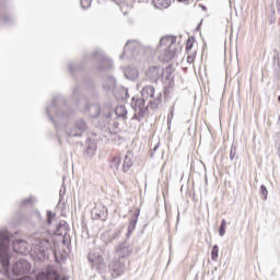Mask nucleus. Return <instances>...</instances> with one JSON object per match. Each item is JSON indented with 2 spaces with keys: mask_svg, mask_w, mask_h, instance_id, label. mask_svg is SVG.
Here are the masks:
<instances>
[{
  "mask_svg": "<svg viewBox=\"0 0 280 280\" xmlns=\"http://www.w3.org/2000/svg\"><path fill=\"white\" fill-rule=\"evenodd\" d=\"M105 106H106V108H107L108 110H110V108H113V104H110V103H107Z\"/></svg>",
  "mask_w": 280,
  "mask_h": 280,
  "instance_id": "nucleus-42",
  "label": "nucleus"
},
{
  "mask_svg": "<svg viewBox=\"0 0 280 280\" xmlns=\"http://www.w3.org/2000/svg\"><path fill=\"white\" fill-rule=\"evenodd\" d=\"M2 20H3L5 23H12V16H10V15H3Z\"/></svg>",
  "mask_w": 280,
  "mask_h": 280,
  "instance_id": "nucleus-39",
  "label": "nucleus"
},
{
  "mask_svg": "<svg viewBox=\"0 0 280 280\" xmlns=\"http://www.w3.org/2000/svg\"><path fill=\"white\" fill-rule=\"evenodd\" d=\"M161 100H163V94L158 93L153 101H150L151 108H159V104H161Z\"/></svg>",
  "mask_w": 280,
  "mask_h": 280,
  "instance_id": "nucleus-26",
  "label": "nucleus"
},
{
  "mask_svg": "<svg viewBox=\"0 0 280 280\" xmlns=\"http://www.w3.org/2000/svg\"><path fill=\"white\" fill-rule=\"evenodd\" d=\"M278 102H280V95L278 96Z\"/></svg>",
  "mask_w": 280,
  "mask_h": 280,
  "instance_id": "nucleus-53",
  "label": "nucleus"
},
{
  "mask_svg": "<svg viewBox=\"0 0 280 280\" xmlns=\"http://www.w3.org/2000/svg\"><path fill=\"white\" fill-rule=\"evenodd\" d=\"M46 215H47L46 223L48 224V226H51L54 220L56 219V212L51 210H47Z\"/></svg>",
  "mask_w": 280,
  "mask_h": 280,
  "instance_id": "nucleus-27",
  "label": "nucleus"
},
{
  "mask_svg": "<svg viewBox=\"0 0 280 280\" xmlns=\"http://www.w3.org/2000/svg\"><path fill=\"white\" fill-rule=\"evenodd\" d=\"M141 213V210H136L130 222L128 225V230H127V238L130 237V235H132V232L137 229V222H139V215Z\"/></svg>",
  "mask_w": 280,
  "mask_h": 280,
  "instance_id": "nucleus-16",
  "label": "nucleus"
},
{
  "mask_svg": "<svg viewBox=\"0 0 280 280\" xmlns=\"http://www.w3.org/2000/svg\"><path fill=\"white\" fill-rule=\"evenodd\" d=\"M114 1V3H116L117 5H119V3H121L124 0H112Z\"/></svg>",
  "mask_w": 280,
  "mask_h": 280,
  "instance_id": "nucleus-43",
  "label": "nucleus"
},
{
  "mask_svg": "<svg viewBox=\"0 0 280 280\" xmlns=\"http://www.w3.org/2000/svg\"><path fill=\"white\" fill-rule=\"evenodd\" d=\"M83 102H85L84 109L88 110L90 117L92 118L100 117V114L102 113V107L100 106V104L96 103V104L89 105L86 104L85 98H83Z\"/></svg>",
  "mask_w": 280,
  "mask_h": 280,
  "instance_id": "nucleus-15",
  "label": "nucleus"
},
{
  "mask_svg": "<svg viewBox=\"0 0 280 280\" xmlns=\"http://www.w3.org/2000/svg\"><path fill=\"white\" fill-rule=\"evenodd\" d=\"M102 86L105 93H114L115 89H117V79L114 75H105Z\"/></svg>",
  "mask_w": 280,
  "mask_h": 280,
  "instance_id": "nucleus-12",
  "label": "nucleus"
},
{
  "mask_svg": "<svg viewBox=\"0 0 280 280\" xmlns=\"http://www.w3.org/2000/svg\"><path fill=\"white\" fill-rule=\"evenodd\" d=\"M86 150H88V152H94V151H95V148H93V147H88Z\"/></svg>",
  "mask_w": 280,
  "mask_h": 280,
  "instance_id": "nucleus-41",
  "label": "nucleus"
},
{
  "mask_svg": "<svg viewBox=\"0 0 280 280\" xmlns=\"http://www.w3.org/2000/svg\"><path fill=\"white\" fill-rule=\"evenodd\" d=\"M277 8L280 10V0H277Z\"/></svg>",
  "mask_w": 280,
  "mask_h": 280,
  "instance_id": "nucleus-48",
  "label": "nucleus"
},
{
  "mask_svg": "<svg viewBox=\"0 0 280 280\" xmlns=\"http://www.w3.org/2000/svg\"><path fill=\"white\" fill-rule=\"evenodd\" d=\"M143 3H148V1H150V0H141Z\"/></svg>",
  "mask_w": 280,
  "mask_h": 280,
  "instance_id": "nucleus-50",
  "label": "nucleus"
},
{
  "mask_svg": "<svg viewBox=\"0 0 280 280\" xmlns=\"http://www.w3.org/2000/svg\"><path fill=\"white\" fill-rule=\"evenodd\" d=\"M92 215L94 220H104V210H100V208L92 209Z\"/></svg>",
  "mask_w": 280,
  "mask_h": 280,
  "instance_id": "nucleus-25",
  "label": "nucleus"
},
{
  "mask_svg": "<svg viewBox=\"0 0 280 280\" xmlns=\"http://www.w3.org/2000/svg\"><path fill=\"white\" fill-rule=\"evenodd\" d=\"M116 255L118 259H122V261H126L128 257L132 255V247L130 246V243L127 241L120 242L116 247H115Z\"/></svg>",
  "mask_w": 280,
  "mask_h": 280,
  "instance_id": "nucleus-10",
  "label": "nucleus"
},
{
  "mask_svg": "<svg viewBox=\"0 0 280 280\" xmlns=\"http://www.w3.org/2000/svg\"><path fill=\"white\" fill-rule=\"evenodd\" d=\"M127 56V58H135L137 56V43L128 40L125 45V51L119 56L120 60Z\"/></svg>",
  "mask_w": 280,
  "mask_h": 280,
  "instance_id": "nucleus-14",
  "label": "nucleus"
},
{
  "mask_svg": "<svg viewBox=\"0 0 280 280\" xmlns=\"http://www.w3.org/2000/svg\"><path fill=\"white\" fill-rule=\"evenodd\" d=\"M46 114L57 131L59 130L58 124L62 126L67 137H82L89 128L86 121L82 118L75 120L72 127L69 126L75 119V112L67 106L63 96H55L51 104L46 107Z\"/></svg>",
  "mask_w": 280,
  "mask_h": 280,
  "instance_id": "nucleus-1",
  "label": "nucleus"
},
{
  "mask_svg": "<svg viewBox=\"0 0 280 280\" xmlns=\"http://www.w3.org/2000/svg\"><path fill=\"white\" fill-rule=\"evenodd\" d=\"M156 150H159V144L154 145L153 151L151 153V159H154V152H156Z\"/></svg>",
  "mask_w": 280,
  "mask_h": 280,
  "instance_id": "nucleus-40",
  "label": "nucleus"
},
{
  "mask_svg": "<svg viewBox=\"0 0 280 280\" xmlns=\"http://www.w3.org/2000/svg\"><path fill=\"white\" fill-rule=\"evenodd\" d=\"M108 272L110 273L112 279H117L126 272V260L121 258L114 259L108 265Z\"/></svg>",
  "mask_w": 280,
  "mask_h": 280,
  "instance_id": "nucleus-7",
  "label": "nucleus"
},
{
  "mask_svg": "<svg viewBox=\"0 0 280 280\" xmlns=\"http://www.w3.org/2000/svg\"><path fill=\"white\" fill-rule=\"evenodd\" d=\"M147 78L153 84H156L161 78H163V69L158 66L150 67L145 72Z\"/></svg>",
  "mask_w": 280,
  "mask_h": 280,
  "instance_id": "nucleus-11",
  "label": "nucleus"
},
{
  "mask_svg": "<svg viewBox=\"0 0 280 280\" xmlns=\"http://www.w3.org/2000/svg\"><path fill=\"white\" fill-rule=\"evenodd\" d=\"M32 202H33V199H32V197H30V198H26V199H24V200L22 201V206L32 205Z\"/></svg>",
  "mask_w": 280,
  "mask_h": 280,
  "instance_id": "nucleus-37",
  "label": "nucleus"
},
{
  "mask_svg": "<svg viewBox=\"0 0 280 280\" xmlns=\"http://www.w3.org/2000/svg\"><path fill=\"white\" fill-rule=\"evenodd\" d=\"M77 104H78V107H79V108H82V101H78Z\"/></svg>",
  "mask_w": 280,
  "mask_h": 280,
  "instance_id": "nucleus-45",
  "label": "nucleus"
},
{
  "mask_svg": "<svg viewBox=\"0 0 280 280\" xmlns=\"http://www.w3.org/2000/svg\"><path fill=\"white\" fill-rule=\"evenodd\" d=\"M173 118H174V107H171V113L167 116L168 124H170V121H172Z\"/></svg>",
  "mask_w": 280,
  "mask_h": 280,
  "instance_id": "nucleus-38",
  "label": "nucleus"
},
{
  "mask_svg": "<svg viewBox=\"0 0 280 280\" xmlns=\"http://www.w3.org/2000/svg\"><path fill=\"white\" fill-rule=\"evenodd\" d=\"M135 1H138V3H141V0H135Z\"/></svg>",
  "mask_w": 280,
  "mask_h": 280,
  "instance_id": "nucleus-51",
  "label": "nucleus"
},
{
  "mask_svg": "<svg viewBox=\"0 0 280 280\" xmlns=\"http://www.w3.org/2000/svg\"><path fill=\"white\" fill-rule=\"evenodd\" d=\"M13 250L19 255H27L30 253V244L24 240L13 241Z\"/></svg>",
  "mask_w": 280,
  "mask_h": 280,
  "instance_id": "nucleus-13",
  "label": "nucleus"
},
{
  "mask_svg": "<svg viewBox=\"0 0 280 280\" xmlns=\"http://www.w3.org/2000/svg\"><path fill=\"white\" fill-rule=\"evenodd\" d=\"M83 82H85V84H89V82H91V80H83Z\"/></svg>",
  "mask_w": 280,
  "mask_h": 280,
  "instance_id": "nucleus-49",
  "label": "nucleus"
},
{
  "mask_svg": "<svg viewBox=\"0 0 280 280\" xmlns=\"http://www.w3.org/2000/svg\"><path fill=\"white\" fill-rule=\"evenodd\" d=\"M67 194V186H65V184L61 186L60 190H59V201L62 200V197Z\"/></svg>",
  "mask_w": 280,
  "mask_h": 280,
  "instance_id": "nucleus-36",
  "label": "nucleus"
},
{
  "mask_svg": "<svg viewBox=\"0 0 280 280\" xmlns=\"http://www.w3.org/2000/svg\"><path fill=\"white\" fill-rule=\"evenodd\" d=\"M179 220H180V212L178 211L177 212V222H179Z\"/></svg>",
  "mask_w": 280,
  "mask_h": 280,
  "instance_id": "nucleus-47",
  "label": "nucleus"
},
{
  "mask_svg": "<svg viewBox=\"0 0 280 280\" xmlns=\"http://www.w3.org/2000/svg\"><path fill=\"white\" fill-rule=\"evenodd\" d=\"M200 8H201V10L207 11V7L206 5L200 4Z\"/></svg>",
  "mask_w": 280,
  "mask_h": 280,
  "instance_id": "nucleus-46",
  "label": "nucleus"
},
{
  "mask_svg": "<svg viewBox=\"0 0 280 280\" xmlns=\"http://www.w3.org/2000/svg\"><path fill=\"white\" fill-rule=\"evenodd\" d=\"M131 108L135 110L133 119L137 121H141L145 117V113H148V106H145V98H139L133 96L131 98Z\"/></svg>",
  "mask_w": 280,
  "mask_h": 280,
  "instance_id": "nucleus-6",
  "label": "nucleus"
},
{
  "mask_svg": "<svg viewBox=\"0 0 280 280\" xmlns=\"http://www.w3.org/2000/svg\"><path fill=\"white\" fill-rule=\"evenodd\" d=\"M115 113L117 117H122L124 119H126V115H128V109H126V106L124 105H118L115 109Z\"/></svg>",
  "mask_w": 280,
  "mask_h": 280,
  "instance_id": "nucleus-23",
  "label": "nucleus"
},
{
  "mask_svg": "<svg viewBox=\"0 0 280 280\" xmlns=\"http://www.w3.org/2000/svg\"><path fill=\"white\" fill-rule=\"evenodd\" d=\"M84 60H91V62H96V69L98 71H110L114 63L113 60L104 54L102 49H96L89 57H85Z\"/></svg>",
  "mask_w": 280,
  "mask_h": 280,
  "instance_id": "nucleus-5",
  "label": "nucleus"
},
{
  "mask_svg": "<svg viewBox=\"0 0 280 280\" xmlns=\"http://www.w3.org/2000/svg\"><path fill=\"white\" fill-rule=\"evenodd\" d=\"M124 73L127 80H137L139 78V71L132 67H127Z\"/></svg>",
  "mask_w": 280,
  "mask_h": 280,
  "instance_id": "nucleus-19",
  "label": "nucleus"
},
{
  "mask_svg": "<svg viewBox=\"0 0 280 280\" xmlns=\"http://www.w3.org/2000/svg\"><path fill=\"white\" fill-rule=\"evenodd\" d=\"M260 194L262 196V200H268V188L266 185L260 186Z\"/></svg>",
  "mask_w": 280,
  "mask_h": 280,
  "instance_id": "nucleus-32",
  "label": "nucleus"
},
{
  "mask_svg": "<svg viewBox=\"0 0 280 280\" xmlns=\"http://www.w3.org/2000/svg\"><path fill=\"white\" fill-rule=\"evenodd\" d=\"M225 233H226V220L222 219L221 225L219 226V235H220V237H224Z\"/></svg>",
  "mask_w": 280,
  "mask_h": 280,
  "instance_id": "nucleus-28",
  "label": "nucleus"
},
{
  "mask_svg": "<svg viewBox=\"0 0 280 280\" xmlns=\"http://www.w3.org/2000/svg\"><path fill=\"white\" fill-rule=\"evenodd\" d=\"M230 160L237 161V148L235 145H232L230 149Z\"/></svg>",
  "mask_w": 280,
  "mask_h": 280,
  "instance_id": "nucleus-31",
  "label": "nucleus"
},
{
  "mask_svg": "<svg viewBox=\"0 0 280 280\" xmlns=\"http://www.w3.org/2000/svg\"><path fill=\"white\" fill-rule=\"evenodd\" d=\"M194 49V42L191 39H188L186 43V52L189 54Z\"/></svg>",
  "mask_w": 280,
  "mask_h": 280,
  "instance_id": "nucleus-35",
  "label": "nucleus"
},
{
  "mask_svg": "<svg viewBox=\"0 0 280 280\" xmlns=\"http://www.w3.org/2000/svg\"><path fill=\"white\" fill-rule=\"evenodd\" d=\"M197 30H200V25L197 26Z\"/></svg>",
  "mask_w": 280,
  "mask_h": 280,
  "instance_id": "nucleus-52",
  "label": "nucleus"
},
{
  "mask_svg": "<svg viewBox=\"0 0 280 280\" xmlns=\"http://www.w3.org/2000/svg\"><path fill=\"white\" fill-rule=\"evenodd\" d=\"M78 93V86H75L73 90H72V95H75Z\"/></svg>",
  "mask_w": 280,
  "mask_h": 280,
  "instance_id": "nucleus-44",
  "label": "nucleus"
},
{
  "mask_svg": "<svg viewBox=\"0 0 280 280\" xmlns=\"http://www.w3.org/2000/svg\"><path fill=\"white\" fill-rule=\"evenodd\" d=\"M158 58L161 62H171L178 54V44H176V36H164L160 39L158 46Z\"/></svg>",
  "mask_w": 280,
  "mask_h": 280,
  "instance_id": "nucleus-3",
  "label": "nucleus"
},
{
  "mask_svg": "<svg viewBox=\"0 0 280 280\" xmlns=\"http://www.w3.org/2000/svg\"><path fill=\"white\" fill-rule=\"evenodd\" d=\"M121 165V158L115 156L109 161V167L113 172H118Z\"/></svg>",
  "mask_w": 280,
  "mask_h": 280,
  "instance_id": "nucleus-20",
  "label": "nucleus"
},
{
  "mask_svg": "<svg viewBox=\"0 0 280 280\" xmlns=\"http://www.w3.org/2000/svg\"><path fill=\"white\" fill-rule=\"evenodd\" d=\"M187 62L188 65H194V60H196V51L187 52Z\"/></svg>",
  "mask_w": 280,
  "mask_h": 280,
  "instance_id": "nucleus-33",
  "label": "nucleus"
},
{
  "mask_svg": "<svg viewBox=\"0 0 280 280\" xmlns=\"http://www.w3.org/2000/svg\"><path fill=\"white\" fill-rule=\"evenodd\" d=\"M219 253H220V247L218 245H214L211 250L212 261H218Z\"/></svg>",
  "mask_w": 280,
  "mask_h": 280,
  "instance_id": "nucleus-29",
  "label": "nucleus"
},
{
  "mask_svg": "<svg viewBox=\"0 0 280 280\" xmlns=\"http://www.w3.org/2000/svg\"><path fill=\"white\" fill-rule=\"evenodd\" d=\"M152 5L156 10H167L170 5H172V0H152Z\"/></svg>",
  "mask_w": 280,
  "mask_h": 280,
  "instance_id": "nucleus-18",
  "label": "nucleus"
},
{
  "mask_svg": "<svg viewBox=\"0 0 280 280\" xmlns=\"http://www.w3.org/2000/svg\"><path fill=\"white\" fill-rule=\"evenodd\" d=\"M140 93L143 100H150L154 97L155 90H154V86L152 85H145L142 88Z\"/></svg>",
  "mask_w": 280,
  "mask_h": 280,
  "instance_id": "nucleus-17",
  "label": "nucleus"
},
{
  "mask_svg": "<svg viewBox=\"0 0 280 280\" xmlns=\"http://www.w3.org/2000/svg\"><path fill=\"white\" fill-rule=\"evenodd\" d=\"M33 250L40 255V257H47V253L51 250V241L46 238H36L33 243Z\"/></svg>",
  "mask_w": 280,
  "mask_h": 280,
  "instance_id": "nucleus-8",
  "label": "nucleus"
},
{
  "mask_svg": "<svg viewBox=\"0 0 280 280\" xmlns=\"http://www.w3.org/2000/svg\"><path fill=\"white\" fill-rule=\"evenodd\" d=\"M69 71L71 75H75L77 73H80L82 71V65L80 63H70L69 65Z\"/></svg>",
  "mask_w": 280,
  "mask_h": 280,
  "instance_id": "nucleus-24",
  "label": "nucleus"
},
{
  "mask_svg": "<svg viewBox=\"0 0 280 280\" xmlns=\"http://www.w3.org/2000/svg\"><path fill=\"white\" fill-rule=\"evenodd\" d=\"M116 100H126L129 97L128 95V89L121 86L118 89V91L115 93Z\"/></svg>",
  "mask_w": 280,
  "mask_h": 280,
  "instance_id": "nucleus-21",
  "label": "nucleus"
},
{
  "mask_svg": "<svg viewBox=\"0 0 280 280\" xmlns=\"http://www.w3.org/2000/svg\"><path fill=\"white\" fill-rule=\"evenodd\" d=\"M12 234L7 229L0 230V272L4 277L10 276V238Z\"/></svg>",
  "mask_w": 280,
  "mask_h": 280,
  "instance_id": "nucleus-4",
  "label": "nucleus"
},
{
  "mask_svg": "<svg viewBox=\"0 0 280 280\" xmlns=\"http://www.w3.org/2000/svg\"><path fill=\"white\" fill-rule=\"evenodd\" d=\"M63 231H67V224L65 223H59L57 225V229L54 231L55 235H62Z\"/></svg>",
  "mask_w": 280,
  "mask_h": 280,
  "instance_id": "nucleus-30",
  "label": "nucleus"
},
{
  "mask_svg": "<svg viewBox=\"0 0 280 280\" xmlns=\"http://www.w3.org/2000/svg\"><path fill=\"white\" fill-rule=\"evenodd\" d=\"M110 259V250L104 247H96L88 254V261L90 267L98 272V275H106L108 272V266L106 261Z\"/></svg>",
  "mask_w": 280,
  "mask_h": 280,
  "instance_id": "nucleus-2",
  "label": "nucleus"
},
{
  "mask_svg": "<svg viewBox=\"0 0 280 280\" xmlns=\"http://www.w3.org/2000/svg\"><path fill=\"white\" fill-rule=\"evenodd\" d=\"M32 265L26 259L18 260L12 267L13 277H22L23 275H30Z\"/></svg>",
  "mask_w": 280,
  "mask_h": 280,
  "instance_id": "nucleus-9",
  "label": "nucleus"
},
{
  "mask_svg": "<svg viewBox=\"0 0 280 280\" xmlns=\"http://www.w3.org/2000/svg\"><path fill=\"white\" fill-rule=\"evenodd\" d=\"M130 167H132V158L130 155H125V160L122 163V172L126 174L130 172Z\"/></svg>",
  "mask_w": 280,
  "mask_h": 280,
  "instance_id": "nucleus-22",
  "label": "nucleus"
},
{
  "mask_svg": "<svg viewBox=\"0 0 280 280\" xmlns=\"http://www.w3.org/2000/svg\"><path fill=\"white\" fill-rule=\"evenodd\" d=\"M80 3L83 10L91 8V0H81Z\"/></svg>",
  "mask_w": 280,
  "mask_h": 280,
  "instance_id": "nucleus-34",
  "label": "nucleus"
}]
</instances>
